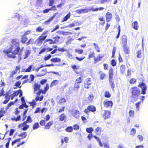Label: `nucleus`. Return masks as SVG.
<instances>
[{
	"mask_svg": "<svg viewBox=\"0 0 148 148\" xmlns=\"http://www.w3.org/2000/svg\"><path fill=\"white\" fill-rule=\"evenodd\" d=\"M70 34H71V33H70L69 32H64L62 31H58L56 32V33L53 35H52V38L53 39V41L55 43H57L59 42L61 38H62V37H60L58 36L57 34L59 35L62 34L63 35H68Z\"/></svg>",
	"mask_w": 148,
	"mask_h": 148,
	"instance_id": "obj_3",
	"label": "nucleus"
},
{
	"mask_svg": "<svg viewBox=\"0 0 148 148\" xmlns=\"http://www.w3.org/2000/svg\"><path fill=\"white\" fill-rule=\"evenodd\" d=\"M11 42L10 47L5 52L8 57L9 58L14 59L16 58V56L18 55L21 59L24 47L20 48V42L18 38L12 39Z\"/></svg>",
	"mask_w": 148,
	"mask_h": 148,
	"instance_id": "obj_1",
	"label": "nucleus"
},
{
	"mask_svg": "<svg viewBox=\"0 0 148 148\" xmlns=\"http://www.w3.org/2000/svg\"><path fill=\"white\" fill-rule=\"evenodd\" d=\"M82 24V23L79 21H74L73 23L67 25L66 27V28H71L75 26H77L78 25H80Z\"/></svg>",
	"mask_w": 148,
	"mask_h": 148,
	"instance_id": "obj_16",
	"label": "nucleus"
},
{
	"mask_svg": "<svg viewBox=\"0 0 148 148\" xmlns=\"http://www.w3.org/2000/svg\"><path fill=\"white\" fill-rule=\"evenodd\" d=\"M136 132V131L135 129L134 128H132L131 130L130 134L134 136Z\"/></svg>",
	"mask_w": 148,
	"mask_h": 148,
	"instance_id": "obj_64",
	"label": "nucleus"
},
{
	"mask_svg": "<svg viewBox=\"0 0 148 148\" xmlns=\"http://www.w3.org/2000/svg\"><path fill=\"white\" fill-rule=\"evenodd\" d=\"M51 61L53 63L60 62L61 61V59L58 58H54L51 60Z\"/></svg>",
	"mask_w": 148,
	"mask_h": 148,
	"instance_id": "obj_31",
	"label": "nucleus"
},
{
	"mask_svg": "<svg viewBox=\"0 0 148 148\" xmlns=\"http://www.w3.org/2000/svg\"><path fill=\"white\" fill-rule=\"evenodd\" d=\"M110 112L109 110H104V113L103 115V117L104 119H106L110 118Z\"/></svg>",
	"mask_w": 148,
	"mask_h": 148,
	"instance_id": "obj_18",
	"label": "nucleus"
},
{
	"mask_svg": "<svg viewBox=\"0 0 148 148\" xmlns=\"http://www.w3.org/2000/svg\"><path fill=\"white\" fill-rule=\"evenodd\" d=\"M94 98V95L93 94H91L88 95L87 97L88 100L89 102H92L93 101Z\"/></svg>",
	"mask_w": 148,
	"mask_h": 148,
	"instance_id": "obj_29",
	"label": "nucleus"
},
{
	"mask_svg": "<svg viewBox=\"0 0 148 148\" xmlns=\"http://www.w3.org/2000/svg\"><path fill=\"white\" fill-rule=\"evenodd\" d=\"M21 140V138H20L15 139L11 143L12 145L13 146L14 144L17 143V147H19L21 145L23 144L26 143V141H25L20 142Z\"/></svg>",
	"mask_w": 148,
	"mask_h": 148,
	"instance_id": "obj_12",
	"label": "nucleus"
},
{
	"mask_svg": "<svg viewBox=\"0 0 148 148\" xmlns=\"http://www.w3.org/2000/svg\"><path fill=\"white\" fill-rule=\"evenodd\" d=\"M53 123L52 121H50L48 122L45 126V129H49L51 126L52 125Z\"/></svg>",
	"mask_w": 148,
	"mask_h": 148,
	"instance_id": "obj_36",
	"label": "nucleus"
},
{
	"mask_svg": "<svg viewBox=\"0 0 148 148\" xmlns=\"http://www.w3.org/2000/svg\"><path fill=\"white\" fill-rule=\"evenodd\" d=\"M32 65H30L27 69H24L23 71L25 72H30L31 71V69H32Z\"/></svg>",
	"mask_w": 148,
	"mask_h": 148,
	"instance_id": "obj_52",
	"label": "nucleus"
},
{
	"mask_svg": "<svg viewBox=\"0 0 148 148\" xmlns=\"http://www.w3.org/2000/svg\"><path fill=\"white\" fill-rule=\"evenodd\" d=\"M103 132L102 128L101 127H98L95 129V133L97 135L99 134L102 132Z\"/></svg>",
	"mask_w": 148,
	"mask_h": 148,
	"instance_id": "obj_22",
	"label": "nucleus"
},
{
	"mask_svg": "<svg viewBox=\"0 0 148 148\" xmlns=\"http://www.w3.org/2000/svg\"><path fill=\"white\" fill-rule=\"evenodd\" d=\"M111 64L113 66H115L116 65V63L114 59H112L111 61Z\"/></svg>",
	"mask_w": 148,
	"mask_h": 148,
	"instance_id": "obj_60",
	"label": "nucleus"
},
{
	"mask_svg": "<svg viewBox=\"0 0 148 148\" xmlns=\"http://www.w3.org/2000/svg\"><path fill=\"white\" fill-rule=\"evenodd\" d=\"M14 103V102L11 101L7 105V107L6 108V109L8 110L11 106L13 105Z\"/></svg>",
	"mask_w": 148,
	"mask_h": 148,
	"instance_id": "obj_54",
	"label": "nucleus"
},
{
	"mask_svg": "<svg viewBox=\"0 0 148 148\" xmlns=\"http://www.w3.org/2000/svg\"><path fill=\"white\" fill-rule=\"evenodd\" d=\"M47 72L46 69H43L42 70L41 72L39 73L38 76L39 77L42 76L47 74Z\"/></svg>",
	"mask_w": 148,
	"mask_h": 148,
	"instance_id": "obj_28",
	"label": "nucleus"
},
{
	"mask_svg": "<svg viewBox=\"0 0 148 148\" xmlns=\"http://www.w3.org/2000/svg\"><path fill=\"white\" fill-rule=\"evenodd\" d=\"M79 126L77 124H74L73 125V129L74 130H77L79 129Z\"/></svg>",
	"mask_w": 148,
	"mask_h": 148,
	"instance_id": "obj_58",
	"label": "nucleus"
},
{
	"mask_svg": "<svg viewBox=\"0 0 148 148\" xmlns=\"http://www.w3.org/2000/svg\"><path fill=\"white\" fill-rule=\"evenodd\" d=\"M118 33L116 36V38L118 39L119 38L121 32L120 26L119 25L118 27Z\"/></svg>",
	"mask_w": 148,
	"mask_h": 148,
	"instance_id": "obj_57",
	"label": "nucleus"
},
{
	"mask_svg": "<svg viewBox=\"0 0 148 148\" xmlns=\"http://www.w3.org/2000/svg\"><path fill=\"white\" fill-rule=\"evenodd\" d=\"M116 50V47H114L113 48V49H112V55L111 56V58H114V55H115V53Z\"/></svg>",
	"mask_w": 148,
	"mask_h": 148,
	"instance_id": "obj_55",
	"label": "nucleus"
},
{
	"mask_svg": "<svg viewBox=\"0 0 148 148\" xmlns=\"http://www.w3.org/2000/svg\"><path fill=\"white\" fill-rule=\"evenodd\" d=\"M31 53V51L28 50H26L25 52V54L23 56V58L24 59H25L28 57Z\"/></svg>",
	"mask_w": 148,
	"mask_h": 148,
	"instance_id": "obj_25",
	"label": "nucleus"
},
{
	"mask_svg": "<svg viewBox=\"0 0 148 148\" xmlns=\"http://www.w3.org/2000/svg\"><path fill=\"white\" fill-rule=\"evenodd\" d=\"M27 123L25 121L18 125V127L23 131L27 130L29 127V125L27 124Z\"/></svg>",
	"mask_w": 148,
	"mask_h": 148,
	"instance_id": "obj_13",
	"label": "nucleus"
},
{
	"mask_svg": "<svg viewBox=\"0 0 148 148\" xmlns=\"http://www.w3.org/2000/svg\"><path fill=\"white\" fill-rule=\"evenodd\" d=\"M40 87L41 85L40 84L35 83L33 86L34 92H36L38 90V92H39L40 90H42L41 89H40Z\"/></svg>",
	"mask_w": 148,
	"mask_h": 148,
	"instance_id": "obj_15",
	"label": "nucleus"
},
{
	"mask_svg": "<svg viewBox=\"0 0 148 148\" xmlns=\"http://www.w3.org/2000/svg\"><path fill=\"white\" fill-rule=\"evenodd\" d=\"M5 91L4 90V88H3L0 91V97L4 96L5 95Z\"/></svg>",
	"mask_w": 148,
	"mask_h": 148,
	"instance_id": "obj_63",
	"label": "nucleus"
},
{
	"mask_svg": "<svg viewBox=\"0 0 148 148\" xmlns=\"http://www.w3.org/2000/svg\"><path fill=\"white\" fill-rule=\"evenodd\" d=\"M137 80L134 78H132L129 81V82L130 84L132 85L134 84L136 82Z\"/></svg>",
	"mask_w": 148,
	"mask_h": 148,
	"instance_id": "obj_43",
	"label": "nucleus"
},
{
	"mask_svg": "<svg viewBox=\"0 0 148 148\" xmlns=\"http://www.w3.org/2000/svg\"><path fill=\"white\" fill-rule=\"evenodd\" d=\"M21 116L18 115L17 116L16 118L14 117L11 118V120L13 121H19L21 120Z\"/></svg>",
	"mask_w": 148,
	"mask_h": 148,
	"instance_id": "obj_45",
	"label": "nucleus"
},
{
	"mask_svg": "<svg viewBox=\"0 0 148 148\" xmlns=\"http://www.w3.org/2000/svg\"><path fill=\"white\" fill-rule=\"evenodd\" d=\"M126 69V67L125 65L122 64L121 65L120 68V70L121 73L123 74L125 73Z\"/></svg>",
	"mask_w": 148,
	"mask_h": 148,
	"instance_id": "obj_26",
	"label": "nucleus"
},
{
	"mask_svg": "<svg viewBox=\"0 0 148 148\" xmlns=\"http://www.w3.org/2000/svg\"><path fill=\"white\" fill-rule=\"evenodd\" d=\"M49 85L47 84L44 87V90H40L39 92H37L36 93V96L35 98V101H41L43 99V96L42 95H41L40 97V96L41 93L45 94L47 90L49 89Z\"/></svg>",
	"mask_w": 148,
	"mask_h": 148,
	"instance_id": "obj_6",
	"label": "nucleus"
},
{
	"mask_svg": "<svg viewBox=\"0 0 148 148\" xmlns=\"http://www.w3.org/2000/svg\"><path fill=\"white\" fill-rule=\"evenodd\" d=\"M132 26L133 29L137 30L139 27L137 22V21L134 22L132 24Z\"/></svg>",
	"mask_w": 148,
	"mask_h": 148,
	"instance_id": "obj_24",
	"label": "nucleus"
},
{
	"mask_svg": "<svg viewBox=\"0 0 148 148\" xmlns=\"http://www.w3.org/2000/svg\"><path fill=\"white\" fill-rule=\"evenodd\" d=\"M66 118L65 115L64 113H62L59 116L60 121H63Z\"/></svg>",
	"mask_w": 148,
	"mask_h": 148,
	"instance_id": "obj_42",
	"label": "nucleus"
},
{
	"mask_svg": "<svg viewBox=\"0 0 148 148\" xmlns=\"http://www.w3.org/2000/svg\"><path fill=\"white\" fill-rule=\"evenodd\" d=\"M48 41H49V44H56L55 42H54L53 40L51 39H48L45 40V42H47Z\"/></svg>",
	"mask_w": 148,
	"mask_h": 148,
	"instance_id": "obj_53",
	"label": "nucleus"
},
{
	"mask_svg": "<svg viewBox=\"0 0 148 148\" xmlns=\"http://www.w3.org/2000/svg\"><path fill=\"white\" fill-rule=\"evenodd\" d=\"M99 74H100V79L101 80L103 79L106 77V74L102 72V71H100L99 73Z\"/></svg>",
	"mask_w": 148,
	"mask_h": 148,
	"instance_id": "obj_37",
	"label": "nucleus"
},
{
	"mask_svg": "<svg viewBox=\"0 0 148 148\" xmlns=\"http://www.w3.org/2000/svg\"><path fill=\"white\" fill-rule=\"evenodd\" d=\"M18 136L21 138V139H23L25 138L27 136V134L25 132H23L22 133L18 134Z\"/></svg>",
	"mask_w": 148,
	"mask_h": 148,
	"instance_id": "obj_33",
	"label": "nucleus"
},
{
	"mask_svg": "<svg viewBox=\"0 0 148 148\" xmlns=\"http://www.w3.org/2000/svg\"><path fill=\"white\" fill-rule=\"evenodd\" d=\"M123 48L125 53L126 54H129L130 53V50L127 45L123 46Z\"/></svg>",
	"mask_w": 148,
	"mask_h": 148,
	"instance_id": "obj_27",
	"label": "nucleus"
},
{
	"mask_svg": "<svg viewBox=\"0 0 148 148\" xmlns=\"http://www.w3.org/2000/svg\"><path fill=\"white\" fill-rule=\"evenodd\" d=\"M109 79H113L114 76L113 69H109L108 72Z\"/></svg>",
	"mask_w": 148,
	"mask_h": 148,
	"instance_id": "obj_21",
	"label": "nucleus"
},
{
	"mask_svg": "<svg viewBox=\"0 0 148 148\" xmlns=\"http://www.w3.org/2000/svg\"><path fill=\"white\" fill-rule=\"evenodd\" d=\"M140 79L141 82L139 83V84L138 85V86L141 89V92L139 88L136 86H133L130 89L132 95L131 97L136 98L138 97L141 94L143 95L145 94L147 87L143 82V79L142 78H141Z\"/></svg>",
	"mask_w": 148,
	"mask_h": 148,
	"instance_id": "obj_2",
	"label": "nucleus"
},
{
	"mask_svg": "<svg viewBox=\"0 0 148 148\" xmlns=\"http://www.w3.org/2000/svg\"><path fill=\"white\" fill-rule=\"evenodd\" d=\"M79 114V112L78 110H75L74 112L72 113V115L75 118H77L79 117L78 115Z\"/></svg>",
	"mask_w": 148,
	"mask_h": 148,
	"instance_id": "obj_34",
	"label": "nucleus"
},
{
	"mask_svg": "<svg viewBox=\"0 0 148 148\" xmlns=\"http://www.w3.org/2000/svg\"><path fill=\"white\" fill-rule=\"evenodd\" d=\"M49 32L48 30L44 31L35 40L34 44L37 46H40L43 41L46 38L47 34Z\"/></svg>",
	"mask_w": 148,
	"mask_h": 148,
	"instance_id": "obj_5",
	"label": "nucleus"
},
{
	"mask_svg": "<svg viewBox=\"0 0 148 148\" xmlns=\"http://www.w3.org/2000/svg\"><path fill=\"white\" fill-rule=\"evenodd\" d=\"M19 94V97L22 96L23 92L21 90L19 89L18 90L14 91L13 93L10 95L11 99H13L15 97L17 96Z\"/></svg>",
	"mask_w": 148,
	"mask_h": 148,
	"instance_id": "obj_11",
	"label": "nucleus"
},
{
	"mask_svg": "<svg viewBox=\"0 0 148 148\" xmlns=\"http://www.w3.org/2000/svg\"><path fill=\"white\" fill-rule=\"evenodd\" d=\"M55 16V15H53L52 17H50L48 20L44 22L45 24L46 25L49 24V23L51 21Z\"/></svg>",
	"mask_w": 148,
	"mask_h": 148,
	"instance_id": "obj_41",
	"label": "nucleus"
},
{
	"mask_svg": "<svg viewBox=\"0 0 148 148\" xmlns=\"http://www.w3.org/2000/svg\"><path fill=\"white\" fill-rule=\"evenodd\" d=\"M103 104L104 107L106 108L112 107L113 105V102L111 101L105 100L103 101Z\"/></svg>",
	"mask_w": 148,
	"mask_h": 148,
	"instance_id": "obj_14",
	"label": "nucleus"
},
{
	"mask_svg": "<svg viewBox=\"0 0 148 148\" xmlns=\"http://www.w3.org/2000/svg\"><path fill=\"white\" fill-rule=\"evenodd\" d=\"M104 8L102 7H100L99 8H93L91 9H88L86 8L83 9H80L76 10V12L77 13L80 14L82 13H87L90 11L92 10L93 12L97 11L98 10L100 11L103 10H104Z\"/></svg>",
	"mask_w": 148,
	"mask_h": 148,
	"instance_id": "obj_7",
	"label": "nucleus"
},
{
	"mask_svg": "<svg viewBox=\"0 0 148 148\" xmlns=\"http://www.w3.org/2000/svg\"><path fill=\"white\" fill-rule=\"evenodd\" d=\"M96 111V108L95 106L93 105L88 106L87 108L84 110V112L86 114H88L90 112H92L94 113Z\"/></svg>",
	"mask_w": 148,
	"mask_h": 148,
	"instance_id": "obj_10",
	"label": "nucleus"
},
{
	"mask_svg": "<svg viewBox=\"0 0 148 148\" xmlns=\"http://www.w3.org/2000/svg\"><path fill=\"white\" fill-rule=\"evenodd\" d=\"M4 98L6 99L10 100V99H11L10 95H9L8 92H6L5 94Z\"/></svg>",
	"mask_w": 148,
	"mask_h": 148,
	"instance_id": "obj_50",
	"label": "nucleus"
},
{
	"mask_svg": "<svg viewBox=\"0 0 148 148\" xmlns=\"http://www.w3.org/2000/svg\"><path fill=\"white\" fill-rule=\"evenodd\" d=\"M46 121L44 120H41L40 122L39 123L40 125L42 126H45Z\"/></svg>",
	"mask_w": 148,
	"mask_h": 148,
	"instance_id": "obj_62",
	"label": "nucleus"
},
{
	"mask_svg": "<svg viewBox=\"0 0 148 148\" xmlns=\"http://www.w3.org/2000/svg\"><path fill=\"white\" fill-rule=\"evenodd\" d=\"M27 40L28 38L27 36H25L23 35L21 36V42L22 43H25Z\"/></svg>",
	"mask_w": 148,
	"mask_h": 148,
	"instance_id": "obj_32",
	"label": "nucleus"
},
{
	"mask_svg": "<svg viewBox=\"0 0 148 148\" xmlns=\"http://www.w3.org/2000/svg\"><path fill=\"white\" fill-rule=\"evenodd\" d=\"M27 123H30L32 122L33 120L30 116H28L27 118V119L25 121Z\"/></svg>",
	"mask_w": 148,
	"mask_h": 148,
	"instance_id": "obj_47",
	"label": "nucleus"
},
{
	"mask_svg": "<svg viewBox=\"0 0 148 148\" xmlns=\"http://www.w3.org/2000/svg\"><path fill=\"white\" fill-rule=\"evenodd\" d=\"M70 13H68V14L63 18L61 21V22H63L67 21L68 19L70 18Z\"/></svg>",
	"mask_w": 148,
	"mask_h": 148,
	"instance_id": "obj_30",
	"label": "nucleus"
},
{
	"mask_svg": "<svg viewBox=\"0 0 148 148\" xmlns=\"http://www.w3.org/2000/svg\"><path fill=\"white\" fill-rule=\"evenodd\" d=\"M111 94L110 92L108 91H106L104 93V97L106 98H110L111 97Z\"/></svg>",
	"mask_w": 148,
	"mask_h": 148,
	"instance_id": "obj_49",
	"label": "nucleus"
},
{
	"mask_svg": "<svg viewBox=\"0 0 148 148\" xmlns=\"http://www.w3.org/2000/svg\"><path fill=\"white\" fill-rule=\"evenodd\" d=\"M82 82V78L81 77H79L76 79L75 83L79 84L81 83Z\"/></svg>",
	"mask_w": 148,
	"mask_h": 148,
	"instance_id": "obj_51",
	"label": "nucleus"
},
{
	"mask_svg": "<svg viewBox=\"0 0 148 148\" xmlns=\"http://www.w3.org/2000/svg\"><path fill=\"white\" fill-rule=\"evenodd\" d=\"M104 56V55L99 54L97 57L96 58L95 56V53L94 52H90L89 54L88 59L89 60L90 58H93L94 61V64H96L100 61Z\"/></svg>",
	"mask_w": 148,
	"mask_h": 148,
	"instance_id": "obj_8",
	"label": "nucleus"
},
{
	"mask_svg": "<svg viewBox=\"0 0 148 148\" xmlns=\"http://www.w3.org/2000/svg\"><path fill=\"white\" fill-rule=\"evenodd\" d=\"M134 111L132 110H130L129 112V116L130 117H133L134 115Z\"/></svg>",
	"mask_w": 148,
	"mask_h": 148,
	"instance_id": "obj_48",
	"label": "nucleus"
},
{
	"mask_svg": "<svg viewBox=\"0 0 148 148\" xmlns=\"http://www.w3.org/2000/svg\"><path fill=\"white\" fill-rule=\"evenodd\" d=\"M109 81L111 88L112 89H114L115 87V85L114 84L113 79H109Z\"/></svg>",
	"mask_w": 148,
	"mask_h": 148,
	"instance_id": "obj_40",
	"label": "nucleus"
},
{
	"mask_svg": "<svg viewBox=\"0 0 148 148\" xmlns=\"http://www.w3.org/2000/svg\"><path fill=\"white\" fill-rule=\"evenodd\" d=\"M65 131L68 132H72L73 131V128L72 126H69L67 127L65 129Z\"/></svg>",
	"mask_w": 148,
	"mask_h": 148,
	"instance_id": "obj_39",
	"label": "nucleus"
},
{
	"mask_svg": "<svg viewBox=\"0 0 148 148\" xmlns=\"http://www.w3.org/2000/svg\"><path fill=\"white\" fill-rule=\"evenodd\" d=\"M86 132L89 133L87 136V138L90 140H91V138L93 137L97 141L100 146L101 147L103 146V145L102 144L100 138L95 135L93 136L92 133L94 129L92 127L87 128L86 129Z\"/></svg>",
	"mask_w": 148,
	"mask_h": 148,
	"instance_id": "obj_4",
	"label": "nucleus"
},
{
	"mask_svg": "<svg viewBox=\"0 0 148 148\" xmlns=\"http://www.w3.org/2000/svg\"><path fill=\"white\" fill-rule=\"evenodd\" d=\"M20 66H16L15 67V69L14 70L12 71L11 74L10 75V77L13 78L14 75L16 74L17 72V71L18 70V71L19 72L20 71Z\"/></svg>",
	"mask_w": 148,
	"mask_h": 148,
	"instance_id": "obj_17",
	"label": "nucleus"
},
{
	"mask_svg": "<svg viewBox=\"0 0 148 148\" xmlns=\"http://www.w3.org/2000/svg\"><path fill=\"white\" fill-rule=\"evenodd\" d=\"M121 41L123 46L127 45V38L126 36L124 35L122 36Z\"/></svg>",
	"mask_w": 148,
	"mask_h": 148,
	"instance_id": "obj_19",
	"label": "nucleus"
},
{
	"mask_svg": "<svg viewBox=\"0 0 148 148\" xmlns=\"http://www.w3.org/2000/svg\"><path fill=\"white\" fill-rule=\"evenodd\" d=\"M92 82L90 78H88L86 79L84 82V87L85 88L89 89L92 86Z\"/></svg>",
	"mask_w": 148,
	"mask_h": 148,
	"instance_id": "obj_9",
	"label": "nucleus"
},
{
	"mask_svg": "<svg viewBox=\"0 0 148 148\" xmlns=\"http://www.w3.org/2000/svg\"><path fill=\"white\" fill-rule=\"evenodd\" d=\"M98 19L100 21L102 22L99 23V25L103 26L105 23V21L103 17H100L98 18Z\"/></svg>",
	"mask_w": 148,
	"mask_h": 148,
	"instance_id": "obj_35",
	"label": "nucleus"
},
{
	"mask_svg": "<svg viewBox=\"0 0 148 148\" xmlns=\"http://www.w3.org/2000/svg\"><path fill=\"white\" fill-rule=\"evenodd\" d=\"M43 30L44 29L42 28L41 27L39 26L36 29V31L38 32H41L43 31Z\"/></svg>",
	"mask_w": 148,
	"mask_h": 148,
	"instance_id": "obj_56",
	"label": "nucleus"
},
{
	"mask_svg": "<svg viewBox=\"0 0 148 148\" xmlns=\"http://www.w3.org/2000/svg\"><path fill=\"white\" fill-rule=\"evenodd\" d=\"M59 83V81L57 80H55L53 81L51 83L50 87H51L53 86H55L56 85H57Z\"/></svg>",
	"mask_w": 148,
	"mask_h": 148,
	"instance_id": "obj_38",
	"label": "nucleus"
},
{
	"mask_svg": "<svg viewBox=\"0 0 148 148\" xmlns=\"http://www.w3.org/2000/svg\"><path fill=\"white\" fill-rule=\"evenodd\" d=\"M141 103L140 101H139L136 103L135 105L136 107V109L137 110H138L139 109L140 104Z\"/></svg>",
	"mask_w": 148,
	"mask_h": 148,
	"instance_id": "obj_59",
	"label": "nucleus"
},
{
	"mask_svg": "<svg viewBox=\"0 0 148 148\" xmlns=\"http://www.w3.org/2000/svg\"><path fill=\"white\" fill-rule=\"evenodd\" d=\"M144 51L141 49L138 50L136 53V57L137 58H141L143 54Z\"/></svg>",
	"mask_w": 148,
	"mask_h": 148,
	"instance_id": "obj_23",
	"label": "nucleus"
},
{
	"mask_svg": "<svg viewBox=\"0 0 148 148\" xmlns=\"http://www.w3.org/2000/svg\"><path fill=\"white\" fill-rule=\"evenodd\" d=\"M7 139H8V142L5 145L6 148H9V145L10 144V142L11 140V138L10 137H9Z\"/></svg>",
	"mask_w": 148,
	"mask_h": 148,
	"instance_id": "obj_61",
	"label": "nucleus"
},
{
	"mask_svg": "<svg viewBox=\"0 0 148 148\" xmlns=\"http://www.w3.org/2000/svg\"><path fill=\"white\" fill-rule=\"evenodd\" d=\"M39 127V124L38 122L35 123L33 125L32 128L34 130L37 129Z\"/></svg>",
	"mask_w": 148,
	"mask_h": 148,
	"instance_id": "obj_46",
	"label": "nucleus"
},
{
	"mask_svg": "<svg viewBox=\"0 0 148 148\" xmlns=\"http://www.w3.org/2000/svg\"><path fill=\"white\" fill-rule=\"evenodd\" d=\"M106 18L107 22L108 23L110 21L112 18V14L109 12H107L106 15Z\"/></svg>",
	"mask_w": 148,
	"mask_h": 148,
	"instance_id": "obj_20",
	"label": "nucleus"
},
{
	"mask_svg": "<svg viewBox=\"0 0 148 148\" xmlns=\"http://www.w3.org/2000/svg\"><path fill=\"white\" fill-rule=\"evenodd\" d=\"M79 88V85L78 84L75 83L74 86L73 88V90H78Z\"/></svg>",
	"mask_w": 148,
	"mask_h": 148,
	"instance_id": "obj_44",
	"label": "nucleus"
}]
</instances>
